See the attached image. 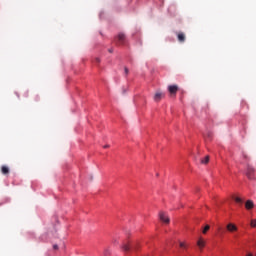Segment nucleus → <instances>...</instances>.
I'll return each mask as SVG.
<instances>
[{
	"label": "nucleus",
	"instance_id": "nucleus-15",
	"mask_svg": "<svg viewBox=\"0 0 256 256\" xmlns=\"http://www.w3.org/2000/svg\"><path fill=\"white\" fill-rule=\"evenodd\" d=\"M234 201H235L236 203H240V205L243 203V200H242L241 198H239V197H235V198H234Z\"/></svg>",
	"mask_w": 256,
	"mask_h": 256
},
{
	"label": "nucleus",
	"instance_id": "nucleus-8",
	"mask_svg": "<svg viewBox=\"0 0 256 256\" xmlns=\"http://www.w3.org/2000/svg\"><path fill=\"white\" fill-rule=\"evenodd\" d=\"M245 207L249 211V210H251V209H253L255 207V204L253 203L252 200H248L245 203Z\"/></svg>",
	"mask_w": 256,
	"mask_h": 256
},
{
	"label": "nucleus",
	"instance_id": "nucleus-19",
	"mask_svg": "<svg viewBox=\"0 0 256 256\" xmlns=\"http://www.w3.org/2000/svg\"><path fill=\"white\" fill-rule=\"evenodd\" d=\"M53 249H54L55 251H57V249H59V246H58L57 244H54V245H53Z\"/></svg>",
	"mask_w": 256,
	"mask_h": 256
},
{
	"label": "nucleus",
	"instance_id": "nucleus-4",
	"mask_svg": "<svg viewBox=\"0 0 256 256\" xmlns=\"http://www.w3.org/2000/svg\"><path fill=\"white\" fill-rule=\"evenodd\" d=\"M197 247L200 249V251H203V248L206 245L205 240L203 239V237H199L198 241H197Z\"/></svg>",
	"mask_w": 256,
	"mask_h": 256
},
{
	"label": "nucleus",
	"instance_id": "nucleus-5",
	"mask_svg": "<svg viewBox=\"0 0 256 256\" xmlns=\"http://www.w3.org/2000/svg\"><path fill=\"white\" fill-rule=\"evenodd\" d=\"M160 221H162L163 223L169 224L170 223V219L169 216H167L165 213L160 212Z\"/></svg>",
	"mask_w": 256,
	"mask_h": 256
},
{
	"label": "nucleus",
	"instance_id": "nucleus-14",
	"mask_svg": "<svg viewBox=\"0 0 256 256\" xmlns=\"http://www.w3.org/2000/svg\"><path fill=\"white\" fill-rule=\"evenodd\" d=\"M209 229H211V226L206 225L202 231V233L205 235V233H207V231H209Z\"/></svg>",
	"mask_w": 256,
	"mask_h": 256
},
{
	"label": "nucleus",
	"instance_id": "nucleus-17",
	"mask_svg": "<svg viewBox=\"0 0 256 256\" xmlns=\"http://www.w3.org/2000/svg\"><path fill=\"white\" fill-rule=\"evenodd\" d=\"M124 73H125V75H129V68L128 67L124 68Z\"/></svg>",
	"mask_w": 256,
	"mask_h": 256
},
{
	"label": "nucleus",
	"instance_id": "nucleus-1",
	"mask_svg": "<svg viewBox=\"0 0 256 256\" xmlns=\"http://www.w3.org/2000/svg\"><path fill=\"white\" fill-rule=\"evenodd\" d=\"M139 247H140L139 242H134V243H132V244L124 243V244L122 245V249H123V251H125L126 253L129 252V251H131V249H132V251H138V250H139Z\"/></svg>",
	"mask_w": 256,
	"mask_h": 256
},
{
	"label": "nucleus",
	"instance_id": "nucleus-18",
	"mask_svg": "<svg viewBox=\"0 0 256 256\" xmlns=\"http://www.w3.org/2000/svg\"><path fill=\"white\" fill-rule=\"evenodd\" d=\"M104 255H111V252L109 251V249L104 250Z\"/></svg>",
	"mask_w": 256,
	"mask_h": 256
},
{
	"label": "nucleus",
	"instance_id": "nucleus-26",
	"mask_svg": "<svg viewBox=\"0 0 256 256\" xmlns=\"http://www.w3.org/2000/svg\"><path fill=\"white\" fill-rule=\"evenodd\" d=\"M156 101H159V98H156Z\"/></svg>",
	"mask_w": 256,
	"mask_h": 256
},
{
	"label": "nucleus",
	"instance_id": "nucleus-23",
	"mask_svg": "<svg viewBox=\"0 0 256 256\" xmlns=\"http://www.w3.org/2000/svg\"><path fill=\"white\" fill-rule=\"evenodd\" d=\"M104 149H109V145H105V146H104Z\"/></svg>",
	"mask_w": 256,
	"mask_h": 256
},
{
	"label": "nucleus",
	"instance_id": "nucleus-21",
	"mask_svg": "<svg viewBox=\"0 0 256 256\" xmlns=\"http://www.w3.org/2000/svg\"><path fill=\"white\" fill-rule=\"evenodd\" d=\"M212 135H213V134L208 133V139H211Z\"/></svg>",
	"mask_w": 256,
	"mask_h": 256
},
{
	"label": "nucleus",
	"instance_id": "nucleus-11",
	"mask_svg": "<svg viewBox=\"0 0 256 256\" xmlns=\"http://www.w3.org/2000/svg\"><path fill=\"white\" fill-rule=\"evenodd\" d=\"M179 247L181 249H187L189 245L187 244V242H179Z\"/></svg>",
	"mask_w": 256,
	"mask_h": 256
},
{
	"label": "nucleus",
	"instance_id": "nucleus-20",
	"mask_svg": "<svg viewBox=\"0 0 256 256\" xmlns=\"http://www.w3.org/2000/svg\"><path fill=\"white\" fill-rule=\"evenodd\" d=\"M95 61H96V63H101V59H99V58H96Z\"/></svg>",
	"mask_w": 256,
	"mask_h": 256
},
{
	"label": "nucleus",
	"instance_id": "nucleus-16",
	"mask_svg": "<svg viewBox=\"0 0 256 256\" xmlns=\"http://www.w3.org/2000/svg\"><path fill=\"white\" fill-rule=\"evenodd\" d=\"M250 225L251 227H256V220L255 219L251 220Z\"/></svg>",
	"mask_w": 256,
	"mask_h": 256
},
{
	"label": "nucleus",
	"instance_id": "nucleus-2",
	"mask_svg": "<svg viewBox=\"0 0 256 256\" xmlns=\"http://www.w3.org/2000/svg\"><path fill=\"white\" fill-rule=\"evenodd\" d=\"M246 175H247L248 179H255L256 178L255 168L248 166Z\"/></svg>",
	"mask_w": 256,
	"mask_h": 256
},
{
	"label": "nucleus",
	"instance_id": "nucleus-7",
	"mask_svg": "<svg viewBox=\"0 0 256 256\" xmlns=\"http://www.w3.org/2000/svg\"><path fill=\"white\" fill-rule=\"evenodd\" d=\"M117 41L120 45H123L125 43V34L123 33L118 34Z\"/></svg>",
	"mask_w": 256,
	"mask_h": 256
},
{
	"label": "nucleus",
	"instance_id": "nucleus-10",
	"mask_svg": "<svg viewBox=\"0 0 256 256\" xmlns=\"http://www.w3.org/2000/svg\"><path fill=\"white\" fill-rule=\"evenodd\" d=\"M9 172H10L9 167H7L6 165H3V166L1 167V173H2V175H9Z\"/></svg>",
	"mask_w": 256,
	"mask_h": 256
},
{
	"label": "nucleus",
	"instance_id": "nucleus-25",
	"mask_svg": "<svg viewBox=\"0 0 256 256\" xmlns=\"http://www.w3.org/2000/svg\"><path fill=\"white\" fill-rule=\"evenodd\" d=\"M247 256H253V254L249 253V254H247Z\"/></svg>",
	"mask_w": 256,
	"mask_h": 256
},
{
	"label": "nucleus",
	"instance_id": "nucleus-6",
	"mask_svg": "<svg viewBox=\"0 0 256 256\" xmlns=\"http://www.w3.org/2000/svg\"><path fill=\"white\" fill-rule=\"evenodd\" d=\"M226 229L229 231V233H235V231L238 230L237 226L233 223L227 224Z\"/></svg>",
	"mask_w": 256,
	"mask_h": 256
},
{
	"label": "nucleus",
	"instance_id": "nucleus-13",
	"mask_svg": "<svg viewBox=\"0 0 256 256\" xmlns=\"http://www.w3.org/2000/svg\"><path fill=\"white\" fill-rule=\"evenodd\" d=\"M163 95H165V93H163V91H161V90H158V91L155 93V97H163Z\"/></svg>",
	"mask_w": 256,
	"mask_h": 256
},
{
	"label": "nucleus",
	"instance_id": "nucleus-3",
	"mask_svg": "<svg viewBox=\"0 0 256 256\" xmlns=\"http://www.w3.org/2000/svg\"><path fill=\"white\" fill-rule=\"evenodd\" d=\"M168 91H169L170 95H177V91H181V89L179 88V86L177 84H174V85L168 86Z\"/></svg>",
	"mask_w": 256,
	"mask_h": 256
},
{
	"label": "nucleus",
	"instance_id": "nucleus-12",
	"mask_svg": "<svg viewBox=\"0 0 256 256\" xmlns=\"http://www.w3.org/2000/svg\"><path fill=\"white\" fill-rule=\"evenodd\" d=\"M201 163L207 165V163H209V156H205V158L201 160Z\"/></svg>",
	"mask_w": 256,
	"mask_h": 256
},
{
	"label": "nucleus",
	"instance_id": "nucleus-24",
	"mask_svg": "<svg viewBox=\"0 0 256 256\" xmlns=\"http://www.w3.org/2000/svg\"><path fill=\"white\" fill-rule=\"evenodd\" d=\"M108 51H109V53H113V49H109Z\"/></svg>",
	"mask_w": 256,
	"mask_h": 256
},
{
	"label": "nucleus",
	"instance_id": "nucleus-9",
	"mask_svg": "<svg viewBox=\"0 0 256 256\" xmlns=\"http://www.w3.org/2000/svg\"><path fill=\"white\" fill-rule=\"evenodd\" d=\"M177 37H178L179 43H185V33L179 32V33L177 34Z\"/></svg>",
	"mask_w": 256,
	"mask_h": 256
},
{
	"label": "nucleus",
	"instance_id": "nucleus-22",
	"mask_svg": "<svg viewBox=\"0 0 256 256\" xmlns=\"http://www.w3.org/2000/svg\"><path fill=\"white\" fill-rule=\"evenodd\" d=\"M181 91V95H185V91L183 90H180Z\"/></svg>",
	"mask_w": 256,
	"mask_h": 256
}]
</instances>
